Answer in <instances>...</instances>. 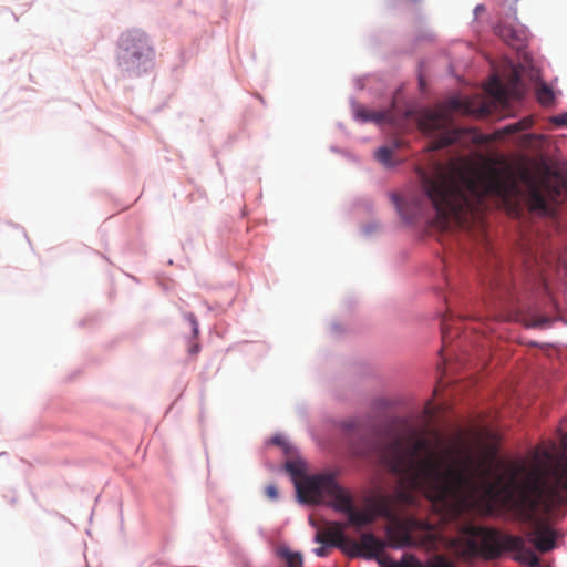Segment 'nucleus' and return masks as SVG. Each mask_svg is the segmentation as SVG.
I'll return each instance as SVG.
<instances>
[{"label":"nucleus","mask_w":567,"mask_h":567,"mask_svg":"<svg viewBox=\"0 0 567 567\" xmlns=\"http://www.w3.org/2000/svg\"><path fill=\"white\" fill-rule=\"evenodd\" d=\"M456 111L472 112L465 103L454 97L447 102L446 106L425 110L420 114L417 120L420 130L433 136L430 143L431 151L443 148L461 140L463 131L452 125V113Z\"/></svg>","instance_id":"6e6552de"},{"label":"nucleus","mask_w":567,"mask_h":567,"mask_svg":"<svg viewBox=\"0 0 567 567\" xmlns=\"http://www.w3.org/2000/svg\"><path fill=\"white\" fill-rule=\"evenodd\" d=\"M480 114L481 115H487L488 114V110L486 107H481L480 109Z\"/></svg>","instance_id":"cd10ccee"},{"label":"nucleus","mask_w":567,"mask_h":567,"mask_svg":"<svg viewBox=\"0 0 567 567\" xmlns=\"http://www.w3.org/2000/svg\"><path fill=\"white\" fill-rule=\"evenodd\" d=\"M519 123H522V131H525L532 126L533 121L527 117V118L520 120Z\"/></svg>","instance_id":"393cba45"},{"label":"nucleus","mask_w":567,"mask_h":567,"mask_svg":"<svg viewBox=\"0 0 567 567\" xmlns=\"http://www.w3.org/2000/svg\"><path fill=\"white\" fill-rule=\"evenodd\" d=\"M297 496L301 503H327L337 512L347 516V526L361 529L375 520V513L370 508H357L351 493L343 488L332 473H322L301 477L297 481Z\"/></svg>","instance_id":"20e7f679"},{"label":"nucleus","mask_w":567,"mask_h":567,"mask_svg":"<svg viewBox=\"0 0 567 567\" xmlns=\"http://www.w3.org/2000/svg\"><path fill=\"white\" fill-rule=\"evenodd\" d=\"M272 442L277 445H280L282 443L280 437H274Z\"/></svg>","instance_id":"c85d7f7f"},{"label":"nucleus","mask_w":567,"mask_h":567,"mask_svg":"<svg viewBox=\"0 0 567 567\" xmlns=\"http://www.w3.org/2000/svg\"><path fill=\"white\" fill-rule=\"evenodd\" d=\"M470 536L465 540L463 555H482L486 559L498 558L503 551H515V560L532 567L539 565L536 554L525 546L519 536L503 534L499 530L470 525L464 529Z\"/></svg>","instance_id":"0eeeda50"},{"label":"nucleus","mask_w":567,"mask_h":567,"mask_svg":"<svg viewBox=\"0 0 567 567\" xmlns=\"http://www.w3.org/2000/svg\"><path fill=\"white\" fill-rule=\"evenodd\" d=\"M489 285H491L492 287H495V288H501V287H502V285H503V282L501 281V279H499L498 277H493V278L491 279Z\"/></svg>","instance_id":"a878e982"},{"label":"nucleus","mask_w":567,"mask_h":567,"mask_svg":"<svg viewBox=\"0 0 567 567\" xmlns=\"http://www.w3.org/2000/svg\"><path fill=\"white\" fill-rule=\"evenodd\" d=\"M553 123L557 125H567V113L553 117Z\"/></svg>","instance_id":"4be33fe9"},{"label":"nucleus","mask_w":567,"mask_h":567,"mask_svg":"<svg viewBox=\"0 0 567 567\" xmlns=\"http://www.w3.org/2000/svg\"><path fill=\"white\" fill-rule=\"evenodd\" d=\"M522 179L527 185V205L532 213L557 223L559 197L567 190V165L553 167L543 164L539 178L536 181L528 171L522 173Z\"/></svg>","instance_id":"423d86ee"},{"label":"nucleus","mask_w":567,"mask_h":567,"mask_svg":"<svg viewBox=\"0 0 567 567\" xmlns=\"http://www.w3.org/2000/svg\"><path fill=\"white\" fill-rule=\"evenodd\" d=\"M375 157L380 163H382L385 166L392 165V162H391L392 150L390 147H386V146L380 147L375 152Z\"/></svg>","instance_id":"f3484780"},{"label":"nucleus","mask_w":567,"mask_h":567,"mask_svg":"<svg viewBox=\"0 0 567 567\" xmlns=\"http://www.w3.org/2000/svg\"><path fill=\"white\" fill-rule=\"evenodd\" d=\"M421 179L435 208L437 226L443 229L480 224L493 205H502L514 215L520 210V187L511 171L457 157L435 163L432 173H422Z\"/></svg>","instance_id":"f03ea898"},{"label":"nucleus","mask_w":567,"mask_h":567,"mask_svg":"<svg viewBox=\"0 0 567 567\" xmlns=\"http://www.w3.org/2000/svg\"><path fill=\"white\" fill-rule=\"evenodd\" d=\"M488 92L498 100H503L506 96L505 89L497 78H494L489 83Z\"/></svg>","instance_id":"dca6fc26"},{"label":"nucleus","mask_w":567,"mask_h":567,"mask_svg":"<svg viewBox=\"0 0 567 567\" xmlns=\"http://www.w3.org/2000/svg\"><path fill=\"white\" fill-rule=\"evenodd\" d=\"M315 554L318 557H326L329 554V549H328L327 546H321V547H318V548L315 549Z\"/></svg>","instance_id":"5701e85b"},{"label":"nucleus","mask_w":567,"mask_h":567,"mask_svg":"<svg viewBox=\"0 0 567 567\" xmlns=\"http://www.w3.org/2000/svg\"><path fill=\"white\" fill-rule=\"evenodd\" d=\"M355 117L361 122H374L378 124L394 121V115L391 110L374 111L363 106H359L355 110Z\"/></svg>","instance_id":"9b49d317"},{"label":"nucleus","mask_w":567,"mask_h":567,"mask_svg":"<svg viewBox=\"0 0 567 567\" xmlns=\"http://www.w3.org/2000/svg\"><path fill=\"white\" fill-rule=\"evenodd\" d=\"M522 245L523 249L526 250L525 254L527 258L534 259L536 262L544 261L549 264L551 261L553 252L549 250L543 239L534 244L527 240Z\"/></svg>","instance_id":"9d476101"},{"label":"nucleus","mask_w":567,"mask_h":567,"mask_svg":"<svg viewBox=\"0 0 567 567\" xmlns=\"http://www.w3.org/2000/svg\"><path fill=\"white\" fill-rule=\"evenodd\" d=\"M378 456L400 485L393 495L377 502L378 513L389 520L386 536L392 547H422L427 551L440 548L442 538L432 524L396 513V506L416 503L415 492L450 516L495 496L487 460L476 458L462 437L445 444L440 437L431 440L411 429L379 446Z\"/></svg>","instance_id":"f257e3e1"},{"label":"nucleus","mask_w":567,"mask_h":567,"mask_svg":"<svg viewBox=\"0 0 567 567\" xmlns=\"http://www.w3.org/2000/svg\"><path fill=\"white\" fill-rule=\"evenodd\" d=\"M441 331H442L443 343L446 344L451 340L449 319H446V318L443 319V321L441 323Z\"/></svg>","instance_id":"a211bd4d"},{"label":"nucleus","mask_w":567,"mask_h":567,"mask_svg":"<svg viewBox=\"0 0 567 567\" xmlns=\"http://www.w3.org/2000/svg\"><path fill=\"white\" fill-rule=\"evenodd\" d=\"M550 322V319L547 318V317H542L537 320L536 324L537 326H540V327H544V326H547L548 323Z\"/></svg>","instance_id":"bb28decb"},{"label":"nucleus","mask_w":567,"mask_h":567,"mask_svg":"<svg viewBox=\"0 0 567 567\" xmlns=\"http://www.w3.org/2000/svg\"><path fill=\"white\" fill-rule=\"evenodd\" d=\"M392 200L399 214L406 223H412L421 213V207L417 200L414 202L413 207L411 209L408 208V205L395 194L392 195Z\"/></svg>","instance_id":"f8f14e48"},{"label":"nucleus","mask_w":567,"mask_h":567,"mask_svg":"<svg viewBox=\"0 0 567 567\" xmlns=\"http://www.w3.org/2000/svg\"><path fill=\"white\" fill-rule=\"evenodd\" d=\"M286 470L291 475L295 486L297 487V481L301 480V477L308 476L303 473L302 464L293 461H289L286 463Z\"/></svg>","instance_id":"2eb2a0df"},{"label":"nucleus","mask_w":567,"mask_h":567,"mask_svg":"<svg viewBox=\"0 0 567 567\" xmlns=\"http://www.w3.org/2000/svg\"><path fill=\"white\" fill-rule=\"evenodd\" d=\"M497 33L499 34V37H502L505 41H508L509 38H512V30L511 29H507V28H498V31Z\"/></svg>","instance_id":"412c9836"},{"label":"nucleus","mask_w":567,"mask_h":567,"mask_svg":"<svg viewBox=\"0 0 567 567\" xmlns=\"http://www.w3.org/2000/svg\"><path fill=\"white\" fill-rule=\"evenodd\" d=\"M482 10H483V7H482V6H477V7H476V9H475V11H476V12H477V11H478V12H482Z\"/></svg>","instance_id":"c756f323"},{"label":"nucleus","mask_w":567,"mask_h":567,"mask_svg":"<svg viewBox=\"0 0 567 567\" xmlns=\"http://www.w3.org/2000/svg\"><path fill=\"white\" fill-rule=\"evenodd\" d=\"M482 10H483V7H482V6H477V7H476V9H475V11H476V12H477V11H478V12H482Z\"/></svg>","instance_id":"7c9ffc66"},{"label":"nucleus","mask_w":567,"mask_h":567,"mask_svg":"<svg viewBox=\"0 0 567 567\" xmlns=\"http://www.w3.org/2000/svg\"><path fill=\"white\" fill-rule=\"evenodd\" d=\"M188 320L190 321V323L193 326L194 333L197 334L198 333V323L196 321L195 316L193 313H189L188 315Z\"/></svg>","instance_id":"b1692460"},{"label":"nucleus","mask_w":567,"mask_h":567,"mask_svg":"<svg viewBox=\"0 0 567 567\" xmlns=\"http://www.w3.org/2000/svg\"><path fill=\"white\" fill-rule=\"evenodd\" d=\"M316 542L337 547L350 557L365 556L368 558H378L382 567H455L454 563L443 555H434L424 566L411 555H403L400 561L392 560L382 555L385 548L384 542L371 533L362 534L359 542L350 539L344 534V525L339 522H331L322 530L318 532Z\"/></svg>","instance_id":"39448f33"},{"label":"nucleus","mask_w":567,"mask_h":567,"mask_svg":"<svg viewBox=\"0 0 567 567\" xmlns=\"http://www.w3.org/2000/svg\"><path fill=\"white\" fill-rule=\"evenodd\" d=\"M536 99L543 106H551L555 101V92L546 83H540L536 89Z\"/></svg>","instance_id":"4468645a"},{"label":"nucleus","mask_w":567,"mask_h":567,"mask_svg":"<svg viewBox=\"0 0 567 567\" xmlns=\"http://www.w3.org/2000/svg\"><path fill=\"white\" fill-rule=\"evenodd\" d=\"M520 131H522V123H519V121L516 123L509 124L504 128V132L507 134H513V133L520 132Z\"/></svg>","instance_id":"aec40b11"},{"label":"nucleus","mask_w":567,"mask_h":567,"mask_svg":"<svg viewBox=\"0 0 567 567\" xmlns=\"http://www.w3.org/2000/svg\"><path fill=\"white\" fill-rule=\"evenodd\" d=\"M120 65L127 72L140 73L141 68L153 58V49L146 34L140 30H131L121 35Z\"/></svg>","instance_id":"1a4fd4ad"},{"label":"nucleus","mask_w":567,"mask_h":567,"mask_svg":"<svg viewBox=\"0 0 567 567\" xmlns=\"http://www.w3.org/2000/svg\"><path fill=\"white\" fill-rule=\"evenodd\" d=\"M512 484L518 492L517 518L527 525V537L540 553L555 548L558 534L549 526L548 515L556 505L567 503V442L539 444L530 462L513 466Z\"/></svg>","instance_id":"7ed1b4c3"},{"label":"nucleus","mask_w":567,"mask_h":567,"mask_svg":"<svg viewBox=\"0 0 567 567\" xmlns=\"http://www.w3.org/2000/svg\"><path fill=\"white\" fill-rule=\"evenodd\" d=\"M277 556L285 563V567H302L303 557L299 551H292L287 546L277 549Z\"/></svg>","instance_id":"ddd939ff"},{"label":"nucleus","mask_w":567,"mask_h":567,"mask_svg":"<svg viewBox=\"0 0 567 567\" xmlns=\"http://www.w3.org/2000/svg\"><path fill=\"white\" fill-rule=\"evenodd\" d=\"M265 494L266 496L271 499V501H276L278 499L279 497V492H278V488L276 485L274 484H269L266 488H265Z\"/></svg>","instance_id":"6ab92c4d"}]
</instances>
